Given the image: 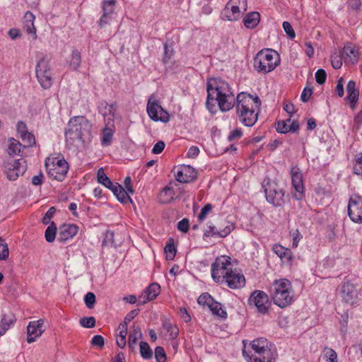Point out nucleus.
<instances>
[{
	"mask_svg": "<svg viewBox=\"0 0 362 362\" xmlns=\"http://www.w3.org/2000/svg\"><path fill=\"white\" fill-rule=\"evenodd\" d=\"M16 317L13 314H4L0 325V337L5 334L9 327L16 322Z\"/></svg>",
	"mask_w": 362,
	"mask_h": 362,
	"instance_id": "2f4dec72",
	"label": "nucleus"
},
{
	"mask_svg": "<svg viewBox=\"0 0 362 362\" xmlns=\"http://www.w3.org/2000/svg\"><path fill=\"white\" fill-rule=\"evenodd\" d=\"M264 187L265 197L269 203L276 207L284 205V191L276 183H268Z\"/></svg>",
	"mask_w": 362,
	"mask_h": 362,
	"instance_id": "9d476101",
	"label": "nucleus"
},
{
	"mask_svg": "<svg viewBox=\"0 0 362 362\" xmlns=\"http://www.w3.org/2000/svg\"><path fill=\"white\" fill-rule=\"evenodd\" d=\"M56 209L54 207H50L48 211L46 212L45 215L42 218V223L45 225H47L50 223L52 218L53 217Z\"/></svg>",
	"mask_w": 362,
	"mask_h": 362,
	"instance_id": "0e129e2a",
	"label": "nucleus"
},
{
	"mask_svg": "<svg viewBox=\"0 0 362 362\" xmlns=\"http://www.w3.org/2000/svg\"><path fill=\"white\" fill-rule=\"evenodd\" d=\"M189 221L187 218L182 219L177 223V229L182 232L187 233L189 230Z\"/></svg>",
	"mask_w": 362,
	"mask_h": 362,
	"instance_id": "680f3d73",
	"label": "nucleus"
},
{
	"mask_svg": "<svg viewBox=\"0 0 362 362\" xmlns=\"http://www.w3.org/2000/svg\"><path fill=\"white\" fill-rule=\"evenodd\" d=\"M248 305L262 315H267L271 309L272 303L268 295L263 291H252L247 300Z\"/></svg>",
	"mask_w": 362,
	"mask_h": 362,
	"instance_id": "39448f33",
	"label": "nucleus"
},
{
	"mask_svg": "<svg viewBox=\"0 0 362 362\" xmlns=\"http://www.w3.org/2000/svg\"><path fill=\"white\" fill-rule=\"evenodd\" d=\"M174 54V49L172 47H169L167 43L164 45V54L163 57V62L167 64L170 62L171 57Z\"/></svg>",
	"mask_w": 362,
	"mask_h": 362,
	"instance_id": "603ef678",
	"label": "nucleus"
},
{
	"mask_svg": "<svg viewBox=\"0 0 362 362\" xmlns=\"http://www.w3.org/2000/svg\"><path fill=\"white\" fill-rule=\"evenodd\" d=\"M160 292V286L157 283L151 284L139 296L138 305H143L146 302L155 299Z\"/></svg>",
	"mask_w": 362,
	"mask_h": 362,
	"instance_id": "6ab92c4d",
	"label": "nucleus"
},
{
	"mask_svg": "<svg viewBox=\"0 0 362 362\" xmlns=\"http://www.w3.org/2000/svg\"><path fill=\"white\" fill-rule=\"evenodd\" d=\"M95 295L92 292H88L84 297V302L88 308L91 309L95 304Z\"/></svg>",
	"mask_w": 362,
	"mask_h": 362,
	"instance_id": "864d4df0",
	"label": "nucleus"
},
{
	"mask_svg": "<svg viewBox=\"0 0 362 362\" xmlns=\"http://www.w3.org/2000/svg\"><path fill=\"white\" fill-rule=\"evenodd\" d=\"M172 243H168L165 247V253L166 255V259L168 260H173L176 255V247L173 243V240H171Z\"/></svg>",
	"mask_w": 362,
	"mask_h": 362,
	"instance_id": "37998d69",
	"label": "nucleus"
},
{
	"mask_svg": "<svg viewBox=\"0 0 362 362\" xmlns=\"http://www.w3.org/2000/svg\"><path fill=\"white\" fill-rule=\"evenodd\" d=\"M292 185L296 191L294 197L296 200H300L303 197L304 186L303 183V175L297 166L292 167L291 170Z\"/></svg>",
	"mask_w": 362,
	"mask_h": 362,
	"instance_id": "dca6fc26",
	"label": "nucleus"
},
{
	"mask_svg": "<svg viewBox=\"0 0 362 362\" xmlns=\"http://www.w3.org/2000/svg\"><path fill=\"white\" fill-rule=\"evenodd\" d=\"M22 148V144L13 138L9 139V144L8 148V153L10 156L18 155Z\"/></svg>",
	"mask_w": 362,
	"mask_h": 362,
	"instance_id": "f704fd0d",
	"label": "nucleus"
},
{
	"mask_svg": "<svg viewBox=\"0 0 362 362\" xmlns=\"http://www.w3.org/2000/svg\"><path fill=\"white\" fill-rule=\"evenodd\" d=\"M155 357L157 362H166V354L161 346H157L155 349Z\"/></svg>",
	"mask_w": 362,
	"mask_h": 362,
	"instance_id": "5fc2aeb1",
	"label": "nucleus"
},
{
	"mask_svg": "<svg viewBox=\"0 0 362 362\" xmlns=\"http://www.w3.org/2000/svg\"><path fill=\"white\" fill-rule=\"evenodd\" d=\"M206 107L211 113L216 112V104L223 112L235 107L237 117L243 125L250 127L257 122V109L262 104L258 96L242 92L235 98L228 83L221 78H209L206 83Z\"/></svg>",
	"mask_w": 362,
	"mask_h": 362,
	"instance_id": "f257e3e1",
	"label": "nucleus"
},
{
	"mask_svg": "<svg viewBox=\"0 0 362 362\" xmlns=\"http://www.w3.org/2000/svg\"><path fill=\"white\" fill-rule=\"evenodd\" d=\"M243 136V131L240 128H236L233 130L228 136V140L232 141L235 139H238Z\"/></svg>",
	"mask_w": 362,
	"mask_h": 362,
	"instance_id": "e2e57ef3",
	"label": "nucleus"
},
{
	"mask_svg": "<svg viewBox=\"0 0 362 362\" xmlns=\"http://www.w3.org/2000/svg\"><path fill=\"white\" fill-rule=\"evenodd\" d=\"M25 170V161L23 159L7 161L4 165V171L9 180H16Z\"/></svg>",
	"mask_w": 362,
	"mask_h": 362,
	"instance_id": "9b49d317",
	"label": "nucleus"
},
{
	"mask_svg": "<svg viewBox=\"0 0 362 362\" xmlns=\"http://www.w3.org/2000/svg\"><path fill=\"white\" fill-rule=\"evenodd\" d=\"M223 284L231 289H240L245 285V278L243 273L235 269H232L225 277Z\"/></svg>",
	"mask_w": 362,
	"mask_h": 362,
	"instance_id": "2eb2a0df",
	"label": "nucleus"
},
{
	"mask_svg": "<svg viewBox=\"0 0 362 362\" xmlns=\"http://www.w3.org/2000/svg\"><path fill=\"white\" fill-rule=\"evenodd\" d=\"M243 355L247 361H252V358H254V362H275L277 353L275 346L272 344L258 356H250L245 349H243Z\"/></svg>",
	"mask_w": 362,
	"mask_h": 362,
	"instance_id": "4468645a",
	"label": "nucleus"
},
{
	"mask_svg": "<svg viewBox=\"0 0 362 362\" xmlns=\"http://www.w3.org/2000/svg\"><path fill=\"white\" fill-rule=\"evenodd\" d=\"M260 21V14L258 12L253 11L247 13L243 18L244 25L247 28H255Z\"/></svg>",
	"mask_w": 362,
	"mask_h": 362,
	"instance_id": "c756f323",
	"label": "nucleus"
},
{
	"mask_svg": "<svg viewBox=\"0 0 362 362\" xmlns=\"http://www.w3.org/2000/svg\"><path fill=\"white\" fill-rule=\"evenodd\" d=\"M344 79L343 78H340L338 81L337 84L335 88L336 93L338 95L339 97L341 98L344 95Z\"/></svg>",
	"mask_w": 362,
	"mask_h": 362,
	"instance_id": "338daca9",
	"label": "nucleus"
},
{
	"mask_svg": "<svg viewBox=\"0 0 362 362\" xmlns=\"http://www.w3.org/2000/svg\"><path fill=\"white\" fill-rule=\"evenodd\" d=\"M165 144L163 141H158L153 147L152 153L154 154L160 153L165 148Z\"/></svg>",
	"mask_w": 362,
	"mask_h": 362,
	"instance_id": "774afa93",
	"label": "nucleus"
},
{
	"mask_svg": "<svg viewBox=\"0 0 362 362\" xmlns=\"http://www.w3.org/2000/svg\"><path fill=\"white\" fill-rule=\"evenodd\" d=\"M327 78V73L323 69H320L317 71L315 73V80L316 82L322 85L325 83Z\"/></svg>",
	"mask_w": 362,
	"mask_h": 362,
	"instance_id": "13d9d810",
	"label": "nucleus"
},
{
	"mask_svg": "<svg viewBox=\"0 0 362 362\" xmlns=\"http://www.w3.org/2000/svg\"><path fill=\"white\" fill-rule=\"evenodd\" d=\"M346 91L348 95L346 99L349 101L351 108L354 109L359 95V92L356 88V82L354 81L351 80L348 82L346 85Z\"/></svg>",
	"mask_w": 362,
	"mask_h": 362,
	"instance_id": "393cba45",
	"label": "nucleus"
},
{
	"mask_svg": "<svg viewBox=\"0 0 362 362\" xmlns=\"http://www.w3.org/2000/svg\"><path fill=\"white\" fill-rule=\"evenodd\" d=\"M81 326L86 328H92L95 325V319L94 317H84L80 319Z\"/></svg>",
	"mask_w": 362,
	"mask_h": 362,
	"instance_id": "3c124183",
	"label": "nucleus"
},
{
	"mask_svg": "<svg viewBox=\"0 0 362 362\" xmlns=\"http://www.w3.org/2000/svg\"><path fill=\"white\" fill-rule=\"evenodd\" d=\"M92 124L84 116H76L71 118L68 129L65 132L67 146H75L78 142L84 143L91 136Z\"/></svg>",
	"mask_w": 362,
	"mask_h": 362,
	"instance_id": "f03ea898",
	"label": "nucleus"
},
{
	"mask_svg": "<svg viewBox=\"0 0 362 362\" xmlns=\"http://www.w3.org/2000/svg\"><path fill=\"white\" fill-rule=\"evenodd\" d=\"M57 228L55 223L54 222H52L50 225L47 228L45 233V237L47 242H54L57 234Z\"/></svg>",
	"mask_w": 362,
	"mask_h": 362,
	"instance_id": "58836bf2",
	"label": "nucleus"
},
{
	"mask_svg": "<svg viewBox=\"0 0 362 362\" xmlns=\"http://www.w3.org/2000/svg\"><path fill=\"white\" fill-rule=\"evenodd\" d=\"M230 259L228 256H220L211 264V276L215 282L223 284L224 277L233 269Z\"/></svg>",
	"mask_w": 362,
	"mask_h": 362,
	"instance_id": "423d86ee",
	"label": "nucleus"
},
{
	"mask_svg": "<svg viewBox=\"0 0 362 362\" xmlns=\"http://www.w3.org/2000/svg\"><path fill=\"white\" fill-rule=\"evenodd\" d=\"M35 16L30 11H27L23 17V28L28 34L33 35L36 38V29L34 25Z\"/></svg>",
	"mask_w": 362,
	"mask_h": 362,
	"instance_id": "cd10ccee",
	"label": "nucleus"
},
{
	"mask_svg": "<svg viewBox=\"0 0 362 362\" xmlns=\"http://www.w3.org/2000/svg\"><path fill=\"white\" fill-rule=\"evenodd\" d=\"M146 110L149 117L155 122L160 121L165 123L170 119L168 112L156 100L152 101L151 99H149Z\"/></svg>",
	"mask_w": 362,
	"mask_h": 362,
	"instance_id": "f8f14e48",
	"label": "nucleus"
},
{
	"mask_svg": "<svg viewBox=\"0 0 362 362\" xmlns=\"http://www.w3.org/2000/svg\"><path fill=\"white\" fill-rule=\"evenodd\" d=\"M341 293L343 299L350 304H353L358 296L356 287L349 281H344L341 286Z\"/></svg>",
	"mask_w": 362,
	"mask_h": 362,
	"instance_id": "5701e85b",
	"label": "nucleus"
},
{
	"mask_svg": "<svg viewBox=\"0 0 362 362\" xmlns=\"http://www.w3.org/2000/svg\"><path fill=\"white\" fill-rule=\"evenodd\" d=\"M35 74L38 82L44 89H48L52 86L53 83L52 73L49 60L46 57H42L37 62Z\"/></svg>",
	"mask_w": 362,
	"mask_h": 362,
	"instance_id": "0eeeda50",
	"label": "nucleus"
},
{
	"mask_svg": "<svg viewBox=\"0 0 362 362\" xmlns=\"http://www.w3.org/2000/svg\"><path fill=\"white\" fill-rule=\"evenodd\" d=\"M164 329L169 333L172 339L177 337L179 331L178 328L170 322H165L163 324Z\"/></svg>",
	"mask_w": 362,
	"mask_h": 362,
	"instance_id": "de8ad7c7",
	"label": "nucleus"
},
{
	"mask_svg": "<svg viewBox=\"0 0 362 362\" xmlns=\"http://www.w3.org/2000/svg\"><path fill=\"white\" fill-rule=\"evenodd\" d=\"M348 215L355 223L362 222V197L351 196L349 200Z\"/></svg>",
	"mask_w": 362,
	"mask_h": 362,
	"instance_id": "ddd939ff",
	"label": "nucleus"
},
{
	"mask_svg": "<svg viewBox=\"0 0 362 362\" xmlns=\"http://www.w3.org/2000/svg\"><path fill=\"white\" fill-rule=\"evenodd\" d=\"M115 0H103L102 4L103 14L112 15L115 11Z\"/></svg>",
	"mask_w": 362,
	"mask_h": 362,
	"instance_id": "a19ab883",
	"label": "nucleus"
},
{
	"mask_svg": "<svg viewBox=\"0 0 362 362\" xmlns=\"http://www.w3.org/2000/svg\"><path fill=\"white\" fill-rule=\"evenodd\" d=\"M139 309H134L128 313L124 317V322L119 325V328L127 329L128 324L139 315Z\"/></svg>",
	"mask_w": 362,
	"mask_h": 362,
	"instance_id": "79ce46f5",
	"label": "nucleus"
},
{
	"mask_svg": "<svg viewBox=\"0 0 362 362\" xmlns=\"http://www.w3.org/2000/svg\"><path fill=\"white\" fill-rule=\"evenodd\" d=\"M272 343L269 342L266 338H258L254 339L251 343V347L252 350L255 351V354L259 355L263 352L267 348L269 347Z\"/></svg>",
	"mask_w": 362,
	"mask_h": 362,
	"instance_id": "c85d7f7f",
	"label": "nucleus"
},
{
	"mask_svg": "<svg viewBox=\"0 0 362 362\" xmlns=\"http://www.w3.org/2000/svg\"><path fill=\"white\" fill-rule=\"evenodd\" d=\"M97 180L98 182L105 187L110 189L115 184L113 183L110 178L105 173L103 168H100L98 169L97 173Z\"/></svg>",
	"mask_w": 362,
	"mask_h": 362,
	"instance_id": "72a5a7b5",
	"label": "nucleus"
},
{
	"mask_svg": "<svg viewBox=\"0 0 362 362\" xmlns=\"http://www.w3.org/2000/svg\"><path fill=\"white\" fill-rule=\"evenodd\" d=\"M175 192L173 187H165L158 194V199L160 204H168L174 199Z\"/></svg>",
	"mask_w": 362,
	"mask_h": 362,
	"instance_id": "7c9ffc66",
	"label": "nucleus"
},
{
	"mask_svg": "<svg viewBox=\"0 0 362 362\" xmlns=\"http://www.w3.org/2000/svg\"><path fill=\"white\" fill-rule=\"evenodd\" d=\"M78 228L75 224H66L60 227L57 240L64 243L72 238L78 233Z\"/></svg>",
	"mask_w": 362,
	"mask_h": 362,
	"instance_id": "b1692460",
	"label": "nucleus"
},
{
	"mask_svg": "<svg viewBox=\"0 0 362 362\" xmlns=\"http://www.w3.org/2000/svg\"><path fill=\"white\" fill-rule=\"evenodd\" d=\"M269 292L274 303L281 308H286L293 301L294 291L291 281L286 279L275 280Z\"/></svg>",
	"mask_w": 362,
	"mask_h": 362,
	"instance_id": "7ed1b4c3",
	"label": "nucleus"
},
{
	"mask_svg": "<svg viewBox=\"0 0 362 362\" xmlns=\"http://www.w3.org/2000/svg\"><path fill=\"white\" fill-rule=\"evenodd\" d=\"M273 251L281 259L285 258L289 261H291L292 259L291 250L281 246V245H274L273 247Z\"/></svg>",
	"mask_w": 362,
	"mask_h": 362,
	"instance_id": "473e14b6",
	"label": "nucleus"
},
{
	"mask_svg": "<svg viewBox=\"0 0 362 362\" xmlns=\"http://www.w3.org/2000/svg\"><path fill=\"white\" fill-rule=\"evenodd\" d=\"M110 189L113 192L117 200L121 203H127L128 201L132 202L129 195L119 183H115L112 187L110 188Z\"/></svg>",
	"mask_w": 362,
	"mask_h": 362,
	"instance_id": "bb28decb",
	"label": "nucleus"
},
{
	"mask_svg": "<svg viewBox=\"0 0 362 362\" xmlns=\"http://www.w3.org/2000/svg\"><path fill=\"white\" fill-rule=\"evenodd\" d=\"M212 205L211 204H206L201 210L200 214L198 216V218L199 221H203L208 214L211 211Z\"/></svg>",
	"mask_w": 362,
	"mask_h": 362,
	"instance_id": "052dcab7",
	"label": "nucleus"
},
{
	"mask_svg": "<svg viewBox=\"0 0 362 362\" xmlns=\"http://www.w3.org/2000/svg\"><path fill=\"white\" fill-rule=\"evenodd\" d=\"M81 63V57L80 52L77 50H73L71 59L69 61V66L71 69L77 70Z\"/></svg>",
	"mask_w": 362,
	"mask_h": 362,
	"instance_id": "4c0bfd02",
	"label": "nucleus"
},
{
	"mask_svg": "<svg viewBox=\"0 0 362 362\" xmlns=\"http://www.w3.org/2000/svg\"><path fill=\"white\" fill-rule=\"evenodd\" d=\"M140 354L144 359H151L153 356V351L148 344L146 341H141L139 344Z\"/></svg>",
	"mask_w": 362,
	"mask_h": 362,
	"instance_id": "ea45409f",
	"label": "nucleus"
},
{
	"mask_svg": "<svg viewBox=\"0 0 362 362\" xmlns=\"http://www.w3.org/2000/svg\"><path fill=\"white\" fill-rule=\"evenodd\" d=\"M120 329L119 334L117 337V344L121 349L125 347L127 344L126 337L127 334V329H124V328H119Z\"/></svg>",
	"mask_w": 362,
	"mask_h": 362,
	"instance_id": "a18cd8bd",
	"label": "nucleus"
},
{
	"mask_svg": "<svg viewBox=\"0 0 362 362\" xmlns=\"http://www.w3.org/2000/svg\"><path fill=\"white\" fill-rule=\"evenodd\" d=\"M209 308L214 315L222 318H226L227 317V313L223 309L222 305L220 303L214 300L211 305H209Z\"/></svg>",
	"mask_w": 362,
	"mask_h": 362,
	"instance_id": "c9c22d12",
	"label": "nucleus"
},
{
	"mask_svg": "<svg viewBox=\"0 0 362 362\" xmlns=\"http://www.w3.org/2000/svg\"><path fill=\"white\" fill-rule=\"evenodd\" d=\"M313 94V88H305L301 93L300 99L303 102L305 103L309 100L311 95Z\"/></svg>",
	"mask_w": 362,
	"mask_h": 362,
	"instance_id": "69168bd1",
	"label": "nucleus"
},
{
	"mask_svg": "<svg viewBox=\"0 0 362 362\" xmlns=\"http://www.w3.org/2000/svg\"><path fill=\"white\" fill-rule=\"evenodd\" d=\"M341 55L346 64H354L359 59V52L358 48L351 43L346 44L342 50Z\"/></svg>",
	"mask_w": 362,
	"mask_h": 362,
	"instance_id": "4be33fe9",
	"label": "nucleus"
},
{
	"mask_svg": "<svg viewBox=\"0 0 362 362\" xmlns=\"http://www.w3.org/2000/svg\"><path fill=\"white\" fill-rule=\"evenodd\" d=\"M141 337L142 332L141 328L134 323L128 338V346L131 351H134L137 340Z\"/></svg>",
	"mask_w": 362,
	"mask_h": 362,
	"instance_id": "a878e982",
	"label": "nucleus"
},
{
	"mask_svg": "<svg viewBox=\"0 0 362 362\" xmlns=\"http://www.w3.org/2000/svg\"><path fill=\"white\" fill-rule=\"evenodd\" d=\"M324 358H326V362H338L337 354L336 351L326 347L324 349Z\"/></svg>",
	"mask_w": 362,
	"mask_h": 362,
	"instance_id": "c03bdc74",
	"label": "nucleus"
},
{
	"mask_svg": "<svg viewBox=\"0 0 362 362\" xmlns=\"http://www.w3.org/2000/svg\"><path fill=\"white\" fill-rule=\"evenodd\" d=\"M247 8V0H230L222 11V18L235 21L239 19L241 13L246 11Z\"/></svg>",
	"mask_w": 362,
	"mask_h": 362,
	"instance_id": "1a4fd4ad",
	"label": "nucleus"
},
{
	"mask_svg": "<svg viewBox=\"0 0 362 362\" xmlns=\"http://www.w3.org/2000/svg\"><path fill=\"white\" fill-rule=\"evenodd\" d=\"M44 320L40 319L36 321H31L27 327V342L30 344L40 337L44 332Z\"/></svg>",
	"mask_w": 362,
	"mask_h": 362,
	"instance_id": "f3484780",
	"label": "nucleus"
},
{
	"mask_svg": "<svg viewBox=\"0 0 362 362\" xmlns=\"http://www.w3.org/2000/svg\"><path fill=\"white\" fill-rule=\"evenodd\" d=\"M225 226L223 228L217 229L216 227L214 225H210L208 226V228L205 230L204 233V235L205 237H211V236H218L221 238H225L228 235H229L231 231L234 229V226L233 223L225 221Z\"/></svg>",
	"mask_w": 362,
	"mask_h": 362,
	"instance_id": "aec40b11",
	"label": "nucleus"
},
{
	"mask_svg": "<svg viewBox=\"0 0 362 362\" xmlns=\"http://www.w3.org/2000/svg\"><path fill=\"white\" fill-rule=\"evenodd\" d=\"M344 58L342 55H332L331 57V64L334 69H338L342 66V61Z\"/></svg>",
	"mask_w": 362,
	"mask_h": 362,
	"instance_id": "4d7b16f0",
	"label": "nucleus"
},
{
	"mask_svg": "<svg viewBox=\"0 0 362 362\" xmlns=\"http://www.w3.org/2000/svg\"><path fill=\"white\" fill-rule=\"evenodd\" d=\"M214 300V298L208 293L202 294L197 299V302L199 305H207L208 307H209V305H211Z\"/></svg>",
	"mask_w": 362,
	"mask_h": 362,
	"instance_id": "8fccbe9b",
	"label": "nucleus"
},
{
	"mask_svg": "<svg viewBox=\"0 0 362 362\" xmlns=\"http://www.w3.org/2000/svg\"><path fill=\"white\" fill-rule=\"evenodd\" d=\"M111 127L112 126H106V127L104 128L103 131L101 136V144L103 146H109L112 142L113 132L111 129Z\"/></svg>",
	"mask_w": 362,
	"mask_h": 362,
	"instance_id": "e433bc0d",
	"label": "nucleus"
},
{
	"mask_svg": "<svg viewBox=\"0 0 362 362\" xmlns=\"http://www.w3.org/2000/svg\"><path fill=\"white\" fill-rule=\"evenodd\" d=\"M46 170L48 176L57 181H62L65 178L69 165L64 159L52 158V162H45Z\"/></svg>",
	"mask_w": 362,
	"mask_h": 362,
	"instance_id": "6e6552de",
	"label": "nucleus"
},
{
	"mask_svg": "<svg viewBox=\"0 0 362 362\" xmlns=\"http://www.w3.org/2000/svg\"><path fill=\"white\" fill-rule=\"evenodd\" d=\"M197 171L190 165H183L180 167L175 176L177 181L182 183H187L197 178Z\"/></svg>",
	"mask_w": 362,
	"mask_h": 362,
	"instance_id": "a211bd4d",
	"label": "nucleus"
},
{
	"mask_svg": "<svg viewBox=\"0 0 362 362\" xmlns=\"http://www.w3.org/2000/svg\"><path fill=\"white\" fill-rule=\"evenodd\" d=\"M282 26H283V28H284L285 33L290 38L293 39L296 37L295 31L293 29V27L290 23H288L287 21H284L283 23Z\"/></svg>",
	"mask_w": 362,
	"mask_h": 362,
	"instance_id": "bf43d9fd",
	"label": "nucleus"
},
{
	"mask_svg": "<svg viewBox=\"0 0 362 362\" xmlns=\"http://www.w3.org/2000/svg\"><path fill=\"white\" fill-rule=\"evenodd\" d=\"M291 122V119L279 121L276 124V129L279 133L286 134L288 132V124Z\"/></svg>",
	"mask_w": 362,
	"mask_h": 362,
	"instance_id": "49530a36",
	"label": "nucleus"
},
{
	"mask_svg": "<svg viewBox=\"0 0 362 362\" xmlns=\"http://www.w3.org/2000/svg\"><path fill=\"white\" fill-rule=\"evenodd\" d=\"M280 63V57L272 49L260 50L254 58V67L258 72L267 74L273 71Z\"/></svg>",
	"mask_w": 362,
	"mask_h": 362,
	"instance_id": "20e7f679",
	"label": "nucleus"
},
{
	"mask_svg": "<svg viewBox=\"0 0 362 362\" xmlns=\"http://www.w3.org/2000/svg\"><path fill=\"white\" fill-rule=\"evenodd\" d=\"M9 251L8 245L5 240L0 237V259L4 260L7 259Z\"/></svg>",
	"mask_w": 362,
	"mask_h": 362,
	"instance_id": "09e8293b",
	"label": "nucleus"
},
{
	"mask_svg": "<svg viewBox=\"0 0 362 362\" xmlns=\"http://www.w3.org/2000/svg\"><path fill=\"white\" fill-rule=\"evenodd\" d=\"M98 112L103 115L105 126H113L115 118V110L112 105L108 104L106 101L100 103Z\"/></svg>",
	"mask_w": 362,
	"mask_h": 362,
	"instance_id": "412c9836",
	"label": "nucleus"
},
{
	"mask_svg": "<svg viewBox=\"0 0 362 362\" xmlns=\"http://www.w3.org/2000/svg\"><path fill=\"white\" fill-rule=\"evenodd\" d=\"M22 141L24 142V147L30 146L35 143V137L33 134L30 132H26L22 136H21Z\"/></svg>",
	"mask_w": 362,
	"mask_h": 362,
	"instance_id": "6e6d98bb",
	"label": "nucleus"
}]
</instances>
